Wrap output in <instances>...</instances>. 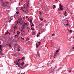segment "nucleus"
<instances>
[{"mask_svg":"<svg viewBox=\"0 0 74 74\" xmlns=\"http://www.w3.org/2000/svg\"><path fill=\"white\" fill-rule=\"evenodd\" d=\"M21 59L18 60H17L16 62H17V63H16V62L15 61L14 63H16V65H21V66H23V64H25V63H24V62H22L21 64V63L18 62L20 60H21Z\"/></svg>","mask_w":74,"mask_h":74,"instance_id":"1","label":"nucleus"},{"mask_svg":"<svg viewBox=\"0 0 74 74\" xmlns=\"http://www.w3.org/2000/svg\"><path fill=\"white\" fill-rule=\"evenodd\" d=\"M29 7V2H27V5L26 6H25L23 8L21 7V8L22 11H23V12H25V10H23V9L24 8H27V7Z\"/></svg>","mask_w":74,"mask_h":74,"instance_id":"2","label":"nucleus"},{"mask_svg":"<svg viewBox=\"0 0 74 74\" xmlns=\"http://www.w3.org/2000/svg\"><path fill=\"white\" fill-rule=\"evenodd\" d=\"M15 47H17V50L19 52V51H20V49H21V48H20V46L18 45H16Z\"/></svg>","mask_w":74,"mask_h":74,"instance_id":"3","label":"nucleus"},{"mask_svg":"<svg viewBox=\"0 0 74 74\" xmlns=\"http://www.w3.org/2000/svg\"><path fill=\"white\" fill-rule=\"evenodd\" d=\"M2 5H3V7H6L7 6V5L5 4V3L4 2H2Z\"/></svg>","mask_w":74,"mask_h":74,"instance_id":"4","label":"nucleus"},{"mask_svg":"<svg viewBox=\"0 0 74 74\" xmlns=\"http://www.w3.org/2000/svg\"><path fill=\"white\" fill-rule=\"evenodd\" d=\"M27 25V23H24L22 25V26L25 27L26 25Z\"/></svg>","mask_w":74,"mask_h":74,"instance_id":"5","label":"nucleus"},{"mask_svg":"<svg viewBox=\"0 0 74 74\" xmlns=\"http://www.w3.org/2000/svg\"><path fill=\"white\" fill-rule=\"evenodd\" d=\"M9 35H10V34H11L10 33H9V32H8V31H7V32H6L5 33L4 35H6V34H8Z\"/></svg>","mask_w":74,"mask_h":74,"instance_id":"6","label":"nucleus"},{"mask_svg":"<svg viewBox=\"0 0 74 74\" xmlns=\"http://www.w3.org/2000/svg\"><path fill=\"white\" fill-rule=\"evenodd\" d=\"M10 41H12V42H14V39H10Z\"/></svg>","mask_w":74,"mask_h":74,"instance_id":"7","label":"nucleus"},{"mask_svg":"<svg viewBox=\"0 0 74 74\" xmlns=\"http://www.w3.org/2000/svg\"><path fill=\"white\" fill-rule=\"evenodd\" d=\"M25 27H24L23 26V27L22 28V29H21V30H23V29H25Z\"/></svg>","mask_w":74,"mask_h":74,"instance_id":"8","label":"nucleus"},{"mask_svg":"<svg viewBox=\"0 0 74 74\" xmlns=\"http://www.w3.org/2000/svg\"><path fill=\"white\" fill-rule=\"evenodd\" d=\"M29 22H30V23H33L32 22V20L31 19L29 21Z\"/></svg>","mask_w":74,"mask_h":74,"instance_id":"9","label":"nucleus"},{"mask_svg":"<svg viewBox=\"0 0 74 74\" xmlns=\"http://www.w3.org/2000/svg\"><path fill=\"white\" fill-rule=\"evenodd\" d=\"M7 45H8V46H9V47L10 48H11V44H7Z\"/></svg>","mask_w":74,"mask_h":74,"instance_id":"10","label":"nucleus"},{"mask_svg":"<svg viewBox=\"0 0 74 74\" xmlns=\"http://www.w3.org/2000/svg\"><path fill=\"white\" fill-rule=\"evenodd\" d=\"M58 52H59V50H57V51L56 52V54H58Z\"/></svg>","mask_w":74,"mask_h":74,"instance_id":"11","label":"nucleus"},{"mask_svg":"<svg viewBox=\"0 0 74 74\" xmlns=\"http://www.w3.org/2000/svg\"><path fill=\"white\" fill-rule=\"evenodd\" d=\"M53 9H54V8H56V5H53Z\"/></svg>","mask_w":74,"mask_h":74,"instance_id":"12","label":"nucleus"},{"mask_svg":"<svg viewBox=\"0 0 74 74\" xmlns=\"http://www.w3.org/2000/svg\"><path fill=\"white\" fill-rule=\"evenodd\" d=\"M63 8H60V10H61V11H63Z\"/></svg>","mask_w":74,"mask_h":74,"instance_id":"13","label":"nucleus"},{"mask_svg":"<svg viewBox=\"0 0 74 74\" xmlns=\"http://www.w3.org/2000/svg\"><path fill=\"white\" fill-rule=\"evenodd\" d=\"M18 36H19V34L17 35H15V36H14V37H16H16H18Z\"/></svg>","mask_w":74,"mask_h":74,"instance_id":"14","label":"nucleus"},{"mask_svg":"<svg viewBox=\"0 0 74 74\" xmlns=\"http://www.w3.org/2000/svg\"><path fill=\"white\" fill-rule=\"evenodd\" d=\"M21 30L22 33H24V30Z\"/></svg>","mask_w":74,"mask_h":74,"instance_id":"15","label":"nucleus"},{"mask_svg":"<svg viewBox=\"0 0 74 74\" xmlns=\"http://www.w3.org/2000/svg\"><path fill=\"white\" fill-rule=\"evenodd\" d=\"M4 54H3V53H1V52H0V55H4Z\"/></svg>","mask_w":74,"mask_h":74,"instance_id":"16","label":"nucleus"},{"mask_svg":"<svg viewBox=\"0 0 74 74\" xmlns=\"http://www.w3.org/2000/svg\"><path fill=\"white\" fill-rule=\"evenodd\" d=\"M40 20L41 21H43V19L42 18H40Z\"/></svg>","mask_w":74,"mask_h":74,"instance_id":"17","label":"nucleus"},{"mask_svg":"<svg viewBox=\"0 0 74 74\" xmlns=\"http://www.w3.org/2000/svg\"><path fill=\"white\" fill-rule=\"evenodd\" d=\"M17 34H19L20 33V32H19V31H17Z\"/></svg>","mask_w":74,"mask_h":74,"instance_id":"18","label":"nucleus"},{"mask_svg":"<svg viewBox=\"0 0 74 74\" xmlns=\"http://www.w3.org/2000/svg\"><path fill=\"white\" fill-rule=\"evenodd\" d=\"M32 24V25H31V27H32V26H34V24L32 23H31Z\"/></svg>","mask_w":74,"mask_h":74,"instance_id":"19","label":"nucleus"},{"mask_svg":"<svg viewBox=\"0 0 74 74\" xmlns=\"http://www.w3.org/2000/svg\"><path fill=\"white\" fill-rule=\"evenodd\" d=\"M56 54H54V58H56Z\"/></svg>","mask_w":74,"mask_h":74,"instance_id":"20","label":"nucleus"},{"mask_svg":"<svg viewBox=\"0 0 74 74\" xmlns=\"http://www.w3.org/2000/svg\"><path fill=\"white\" fill-rule=\"evenodd\" d=\"M36 34V32H34L33 33V34L34 35V34Z\"/></svg>","mask_w":74,"mask_h":74,"instance_id":"21","label":"nucleus"},{"mask_svg":"<svg viewBox=\"0 0 74 74\" xmlns=\"http://www.w3.org/2000/svg\"><path fill=\"white\" fill-rule=\"evenodd\" d=\"M70 32H71V33H72L73 32V31H72V30H70L69 31Z\"/></svg>","mask_w":74,"mask_h":74,"instance_id":"22","label":"nucleus"},{"mask_svg":"<svg viewBox=\"0 0 74 74\" xmlns=\"http://www.w3.org/2000/svg\"><path fill=\"white\" fill-rule=\"evenodd\" d=\"M21 40H24V38L21 37Z\"/></svg>","mask_w":74,"mask_h":74,"instance_id":"23","label":"nucleus"},{"mask_svg":"<svg viewBox=\"0 0 74 74\" xmlns=\"http://www.w3.org/2000/svg\"><path fill=\"white\" fill-rule=\"evenodd\" d=\"M16 13L17 14H19V12L18 11H17L16 12Z\"/></svg>","mask_w":74,"mask_h":74,"instance_id":"24","label":"nucleus"},{"mask_svg":"<svg viewBox=\"0 0 74 74\" xmlns=\"http://www.w3.org/2000/svg\"><path fill=\"white\" fill-rule=\"evenodd\" d=\"M60 5V8H62V6L61 5Z\"/></svg>","mask_w":74,"mask_h":74,"instance_id":"25","label":"nucleus"},{"mask_svg":"<svg viewBox=\"0 0 74 74\" xmlns=\"http://www.w3.org/2000/svg\"><path fill=\"white\" fill-rule=\"evenodd\" d=\"M6 4H8V3H9V2H6Z\"/></svg>","mask_w":74,"mask_h":74,"instance_id":"26","label":"nucleus"},{"mask_svg":"<svg viewBox=\"0 0 74 74\" xmlns=\"http://www.w3.org/2000/svg\"><path fill=\"white\" fill-rule=\"evenodd\" d=\"M55 36V34H52V36Z\"/></svg>","mask_w":74,"mask_h":74,"instance_id":"27","label":"nucleus"},{"mask_svg":"<svg viewBox=\"0 0 74 74\" xmlns=\"http://www.w3.org/2000/svg\"><path fill=\"white\" fill-rule=\"evenodd\" d=\"M67 14V12H66V11L65 12L64 14Z\"/></svg>","mask_w":74,"mask_h":74,"instance_id":"28","label":"nucleus"},{"mask_svg":"<svg viewBox=\"0 0 74 74\" xmlns=\"http://www.w3.org/2000/svg\"><path fill=\"white\" fill-rule=\"evenodd\" d=\"M13 56H16V54H14Z\"/></svg>","mask_w":74,"mask_h":74,"instance_id":"29","label":"nucleus"},{"mask_svg":"<svg viewBox=\"0 0 74 74\" xmlns=\"http://www.w3.org/2000/svg\"><path fill=\"white\" fill-rule=\"evenodd\" d=\"M38 42L39 43V45H40L41 44V42Z\"/></svg>","mask_w":74,"mask_h":74,"instance_id":"30","label":"nucleus"},{"mask_svg":"<svg viewBox=\"0 0 74 74\" xmlns=\"http://www.w3.org/2000/svg\"><path fill=\"white\" fill-rule=\"evenodd\" d=\"M18 21H17V24H16V25H18Z\"/></svg>","mask_w":74,"mask_h":74,"instance_id":"31","label":"nucleus"},{"mask_svg":"<svg viewBox=\"0 0 74 74\" xmlns=\"http://www.w3.org/2000/svg\"><path fill=\"white\" fill-rule=\"evenodd\" d=\"M24 59V57H23L22 59H21V60H22V59Z\"/></svg>","mask_w":74,"mask_h":74,"instance_id":"32","label":"nucleus"},{"mask_svg":"<svg viewBox=\"0 0 74 74\" xmlns=\"http://www.w3.org/2000/svg\"><path fill=\"white\" fill-rule=\"evenodd\" d=\"M39 36V34L37 35V37H38Z\"/></svg>","mask_w":74,"mask_h":74,"instance_id":"33","label":"nucleus"},{"mask_svg":"<svg viewBox=\"0 0 74 74\" xmlns=\"http://www.w3.org/2000/svg\"><path fill=\"white\" fill-rule=\"evenodd\" d=\"M28 40H29V39L28 38L27 39V41H28Z\"/></svg>","mask_w":74,"mask_h":74,"instance_id":"34","label":"nucleus"},{"mask_svg":"<svg viewBox=\"0 0 74 74\" xmlns=\"http://www.w3.org/2000/svg\"><path fill=\"white\" fill-rule=\"evenodd\" d=\"M21 69H24V67H21Z\"/></svg>","mask_w":74,"mask_h":74,"instance_id":"35","label":"nucleus"},{"mask_svg":"<svg viewBox=\"0 0 74 74\" xmlns=\"http://www.w3.org/2000/svg\"><path fill=\"white\" fill-rule=\"evenodd\" d=\"M2 47V46L1 45H0V47Z\"/></svg>","mask_w":74,"mask_h":74,"instance_id":"36","label":"nucleus"},{"mask_svg":"<svg viewBox=\"0 0 74 74\" xmlns=\"http://www.w3.org/2000/svg\"><path fill=\"white\" fill-rule=\"evenodd\" d=\"M69 73H71V71H69Z\"/></svg>","mask_w":74,"mask_h":74,"instance_id":"37","label":"nucleus"},{"mask_svg":"<svg viewBox=\"0 0 74 74\" xmlns=\"http://www.w3.org/2000/svg\"><path fill=\"white\" fill-rule=\"evenodd\" d=\"M1 47H0V49H1V50H2V49H1Z\"/></svg>","mask_w":74,"mask_h":74,"instance_id":"38","label":"nucleus"},{"mask_svg":"<svg viewBox=\"0 0 74 74\" xmlns=\"http://www.w3.org/2000/svg\"><path fill=\"white\" fill-rule=\"evenodd\" d=\"M39 25H40V26H41V25H42V24H41L40 23L39 24Z\"/></svg>","mask_w":74,"mask_h":74,"instance_id":"39","label":"nucleus"},{"mask_svg":"<svg viewBox=\"0 0 74 74\" xmlns=\"http://www.w3.org/2000/svg\"><path fill=\"white\" fill-rule=\"evenodd\" d=\"M36 47H37V48H38V45H37Z\"/></svg>","mask_w":74,"mask_h":74,"instance_id":"40","label":"nucleus"},{"mask_svg":"<svg viewBox=\"0 0 74 74\" xmlns=\"http://www.w3.org/2000/svg\"><path fill=\"white\" fill-rule=\"evenodd\" d=\"M38 56H40V54H39L38 53Z\"/></svg>","mask_w":74,"mask_h":74,"instance_id":"41","label":"nucleus"},{"mask_svg":"<svg viewBox=\"0 0 74 74\" xmlns=\"http://www.w3.org/2000/svg\"><path fill=\"white\" fill-rule=\"evenodd\" d=\"M72 49H74V47H73L72 48Z\"/></svg>","mask_w":74,"mask_h":74,"instance_id":"42","label":"nucleus"},{"mask_svg":"<svg viewBox=\"0 0 74 74\" xmlns=\"http://www.w3.org/2000/svg\"><path fill=\"white\" fill-rule=\"evenodd\" d=\"M2 52V50H1L0 51V52Z\"/></svg>","mask_w":74,"mask_h":74,"instance_id":"43","label":"nucleus"},{"mask_svg":"<svg viewBox=\"0 0 74 74\" xmlns=\"http://www.w3.org/2000/svg\"><path fill=\"white\" fill-rule=\"evenodd\" d=\"M39 14H41V12H40V13H39Z\"/></svg>","mask_w":74,"mask_h":74,"instance_id":"44","label":"nucleus"},{"mask_svg":"<svg viewBox=\"0 0 74 74\" xmlns=\"http://www.w3.org/2000/svg\"><path fill=\"white\" fill-rule=\"evenodd\" d=\"M28 17L27 16H26V18H27Z\"/></svg>","mask_w":74,"mask_h":74,"instance_id":"45","label":"nucleus"},{"mask_svg":"<svg viewBox=\"0 0 74 74\" xmlns=\"http://www.w3.org/2000/svg\"><path fill=\"white\" fill-rule=\"evenodd\" d=\"M21 74H25V73H24L22 74V73H21Z\"/></svg>","mask_w":74,"mask_h":74,"instance_id":"46","label":"nucleus"},{"mask_svg":"<svg viewBox=\"0 0 74 74\" xmlns=\"http://www.w3.org/2000/svg\"><path fill=\"white\" fill-rule=\"evenodd\" d=\"M68 25V24L67 23V24H66V26H67V25Z\"/></svg>","mask_w":74,"mask_h":74,"instance_id":"47","label":"nucleus"},{"mask_svg":"<svg viewBox=\"0 0 74 74\" xmlns=\"http://www.w3.org/2000/svg\"><path fill=\"white\" fill-rule=\"evenodd\" d=\"M36 46H37V45H37V43H36Z\"/></svg>","mask_w":74,"mask_h":74,"instance_id":"48","label":"nucleus"},{"mask_svg":"<svg viewBox=\"0 0 74 74\" xmlns=\"http://www.w3.org/2000/svg\"><path fill=\"white\" fill-rule=\"evenodd\" d=\"M3 0H1V1H3Z\"/></svg>","mask_w":74,"mask_h":74,"instance_id":"49","label":"nucleus"},{"mask_svg":"<svg viewBox=\"0 0 74 74\" xmlns=\"http://www.w3.org/2000/svg\"><path fill=\"white\" fill-rule=\"evenodd\" d=\"M67 16V15H65V16Z\"/></svg>","mask_w":74,"mask_h":74,"instance_id":"50","label":"nucleus"},{"mask_svg":"<svg viewBox=\"0 0 74 74\" xmlns=\"http://www.w3.org/2000/svg\"><path fill=\"white\" fill-rule=\"evenodd\" d=\"M31 30H33V28H31Z\"/></svg>","mask_w":74,"mask_h":74,"instance_id":"51","label":"nucleus"},{"mask_svg":"<svg viewBox=\"0 0 74 74\" xmlns=\"http://www.w3.org/2000/svg\"><path fill=\"white\" fill-rule=\"evenodd\" d=\"M21 5V4H20V3H19V5Z\"/></svg>","mask_w":74,"mask_h":74,"instance_id":"52","label":"nucleus"},{"mask_svg":"<svg viewBox=\"0 0 74 74\" xmlns=\"http://www.w3.org/2000/svg\"><path fill=\"white\" fill-rule=\"evenodd\" d=\"M39 34H40V32L39 33Z\"/></svg>","mask_w":74,"mask_h":74,"instance_id":"53","label":"nucleus"},{"mask_svg":"<svg viewBox=\"0 0 74 74\" xmlns=\"http://www.w3.org/2000/svg\"><path fill=\"white\" fill-rule=\"evenodd\" d=\"M32 30H34V29H33Z\"/></svg>","mask_w":74,"mask_h":74,"instance_id":"54","label":"nucleus"},{"mask_svg":"<svg viewBox=\"0 0 74 74\" xmlns=\"http://www.w3.org/2000/svg\"><path fill=\"white\" fill-rule=\"evenodd\" d=\"M18 67H20V66L19 65H18Z\"/></svg>","mask_w":74,"mask_h":74,"instance_id":"55","label":"nucleus"},{"mask_svg":"<svg viewBox=\"0 0 74 74\" xmlns=\"http://www.w3.org/2000/svg\"><path fill=\"white\" fill-rule=\"evenodd\" d=\"M19 23H20V25H21V22H19Z\"/></svg>","mask_w":74,"mask_h":74,"instance_id":"56","label":"nucleus"},{"mask_svg":"<svg viewBox=\"0 0 74 74\" xmlns=\"http://www.w3.org/2000/svg\"><path fill=\"white\" fill-rule=\"evenodd\" d=\"M50 41H51V42H52V40H51Z\"/></svg>","mask_w":74,"mask_h":74,"instance_id":"57","label":"nucleus"},{"mask_svg":"<svg viewBox=\"0 0 74 74\" xmlns=\"http://www.w3.org/2000/svg\"><path fill=\"white\" fill-rule=\"evenodd\" d=\"M25 67H26V65H25Z\"/></svg>","mask_w":74,"mask_h":74,"instance_id":"58","label":"nucleus"},{"mask_svg":"<svg viewBox=\"0 0 74 74\" xmlns=\"http://www.w3.org/2000/svg\"><path fill=\"white\" fill-rule=\"evenodd\" d=\"M11 20H10V22H11Z\"/></svg>","mask_w":74,"mask_h":74,"instance_id":"59","label":"nucleus"},{"mask_svg":"<svg viewBox=\"0 0 74 74\" xmlns=\"http://www.w3.org/2000/svg\"><path fill=\"white\" fill-rule=\"evenodd\" d=\"M37 26L36 27V28H37Z\"/></svg>","mask_w":74,"mask_h":74,"instance_id":"60","label":"nucleus"},{"mask_svg":"<svg viewBox=\"0 0 74 74\" xmlns=\"http://www.w3.org/2000/svg\"><path fill=\"white\" fill-rule=\"evenodd\" d=\"M57 0H56V1H57Z\"/></svg>","mask_w":74,"mask_h":74,"instance_id":"61","label":"nucleus"},{"mask_svg":"<svg viewBox=\"0 0 74 74\" xmlns=\"http://www.w3.org/2000/svg\"><path fill=\"white\" fill-rule=\"evenodd\" d=\"M0 43H1V42H0Z\"/></svg>","mask_w":74,"mask_h":74,"instance_id":"62","label":"nucleus"},{"mask_svg":"<svg viewBox=\"0 0 74 74\" xmlns=\"http://www.w3.org/2000/svg\"><path fill=\"white\" fill-rule=\"evenodd\" d=\"M46 25V26H47V24Z\"/></svg>","mask_w":74,"mask_h":74,"instance_id":"63","label":"nucleus"},{"mask_svg":"<svg viewBox=\"0 0 74 74\" xmlns=\"http://www.w3.org/2000/svg\"><path fill=\"white\" fill-rule=\"evenodd\" d=\"M73 39H74V37H73Z\"/></svg>","mask_w":74,"mask_h":74,"instance_id":"64","label":"nucleus"}]
</instances>
